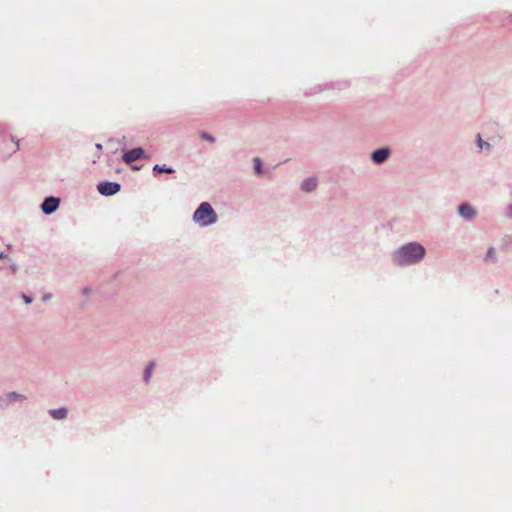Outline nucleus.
<instances>
[{
  "label": "nucleus",
  "instance_id": "f257e3e1",
  "mask_svg": "<svg viewBox=\"0 0 512 512\" xmlns=\"http://www.w3.org/2000/svg\"><path fill=\"white\" fill-rule=\"evenodd\" d=\"M426 250L417 242L402 245L392 253V261L397 266H410L419 263L425 256Z\"/></svg>",
  "mask_w": 512,
  "mask_h": 512
},
{
  "label": "nucleus",
  "instance_id": "f03ea898",
  "mask_svg": "<svg viewBox=\"0 0 512 512\" xmlns=\"http://www.w3.org/2000/svg\"><path fill=\"white\" fill-rule=\"evenodd\" d=\"M218 216L208 202H202L193 214V220L205 227L217 222Z\"/></svg>",
  "mask_w": 512,
  "mask_h": 512
},
{
  "label": "nucleus",
  "instance_id": "7ed1b4c3",
  "mask_svg": "<svg viewBox=\"0 0 512 512\" xmlns=\"http://www.w3.org/2000/svg\"><path fill=\"white\" fill-rule=\"evenodd\" d=\"M27 398L25 395L17 393V392H9L0 396V409H6L10 405L16 402H23Z\"/></svg>",
  "mask_w": 512,
  "mask_h": 512
},
{
  "label": "nucleus",
  "instance_id": "20e7f679",
  "mask_svg": "<svg viewBox=\"0 0 512 512\" xmlns=\"http://www.w3.org/2000/svg\"><path fill=\"white\" fill-rule=\"evenodd\" d=\"M97 189L101 195L112 196L120 191L121 186L117 182L104 181L98 184Z\"/></svg>",
  "mask_w": 512,
  "mask_h": 512
},
{
  "label": "nucleus",
  "instance_id": "39448f33",
  "mask_svg": "<svg viewBox=\"0 0 512 512\" xmlns=\"http://www.w3.org/2000/svg\"><path fill=\"white\" fill-rule=\"evenodd\" d=\"M147 158H148V156L146 155L145 151L140 147L133 148V149L125 152L123 155V161L126 164H131L137 160L147 159Z\"/></svg>",
  "mask_w": 512,
  "mask_h": 512
},
{
  "label": "nucleus",
  "instance_id": "423d86ee",
  "mask_svg": "<svg viewBox=\"0 0 512 512\" xmlns=\"http://www.w3.org/2000/svg\"><path fill=\"white\" fill-rule=\"evenodd\" d=\"M60 200L56 197L50 196L44 199L41 204V209L44 214L50 215L59 207Z\"/></svg>",
  "mask_w": 512,
  "mask_h": 512
},
{
  "label": "nucleus",
  "instance_id": "0eeeda50",
  "mask_svg": "<svg viewBox=\"0 0 512 512\" xmlns=\"http://www.w3.org/2000/svg\"><path fill=\"white\" fill-rule=\"evenodd\" d=\"M390 153L387 147L379 148L372 152L371 159L375 164H382L389 158Z\"/></svg>",
  "mask_w": 512,
  "mask_h": 512
},
{
  "label": "nucleus",
  "instance_id": "6e6552de",
  "mask_svg": "<svg viewBox=\"0 0 512 512\" xmlns=\"http://www.w3.org/2000/svg\"><path fill=\"white\" fill-rule=\"evenodd\" d=\"M458 212L466 220H471L476 215V210L468 203L459 205Z\"/></svg>",
  "mask_w": 512,
  "mask_h": 512
},
{
  "label": "nucleus",
  "instance_id": "1a4fd4ad",
  "mask_svg": "<svg viewBox=\"0 0 512 512\" xmlns=\"http://www.w3.org/2000/svg\"><path fill=\"white\" fill-rule=\"evenodd\" d=\"M317 187V179L315 177H310L305 179L301 184V189L304 192H312Z\"/></svg>",
  "mask_w": 512,
  "mask_h": 512
},
{
  "label": "nucleus",
  "instance_id": "9d476101",
  "mask_svg": "<svg viewBox=\"0 0 512 512\" xmlns=\"http://www.w3.org/2000/svg\"><path fill=\"white\" fill-rule=\"evenodd\" d=\"M49 415L55 420L65 419L68 415V409L65 407H61L58 409L49 410Z\"/></svg>",
  "mask_w": 512,
  "mask_h": 512
},
{
  "label": "nucleus",
  "instance_id": "9b49d317",
  "mask_svg": "<svg viewBox=\"0 0 512 512\" xmlns=\"http://www.w3.org/2000/svg\"><path fill=\"white\" fill-rule=\"evenodd\" d=\"M154 367H155V363L154 362H150L146 366V368L144 370V375H143V380H144L145 383H148L150 381V378L152 376Z\"/></svg>",
  "mask_w": 512,
  "mask_h": 512
},
{
  "label": "nucleus",
  "instance_id": "f8f14e48",
  "mask_svg": "<svg viewBox=\"0 0 512 512\" xmlns=\"http://www.w3.org/2000/svg\"><path fill=\"white\" fill-rule=\"evenodd\" d=\"M496 260H497V258H496L495 249L493 247L488 248L485 258H484V261L495 263Z\"/></svg>",
  "mask_w": 512,
  "mask_h": 512
},
{
  "label": "nucleus",
  "instance_id": "ddd939ff",
  "mask_svg": "<svg viewBox=\"0 0 512 512\" xmlns=\"http://www.w3.org/2000/svg\"><path fill=\"white\" fill-rule=\"evenodd\" d=\"M153 171L155 173H168V174H172L175 172V170L173 168L160 166L158 164L154 165Z\"/></svg>",
  "mask_w": 512,
  "mask_h": 512
},
{
  "label": "nucleus",
  "instance_id": "4468645a",
  "mask_svg": "<svg viewBox=\"0 0 512 512\" xmlns=\"http://www.w3.org/2000/svg\"><path fill=\"white\" fill-rule=\"evenodd\" d=\"M254 168L257 174L262 173V162L258 157L254 158Z\"/></svg>",
  "mask_w": 512,
  "mask_h": 512
},
{
  "label": "nucleus",
  "instance_id": "2eb2a0df",
  "mask_svg": "<svg viewBox=\"0 0 512 512\" xmlns=\"http://www.w3.org/2000/svg\"><path fill=\"white\" fill-rule=\"evenodd\" d=\"M19 148V143L18 141L15 142L13 138H11V141H10V148H9V154L11 153H15Z\"/></svg>",
  "mask_w": 512,
  "mask_h": 512
},
{
  "label": "nucleus",
  "instance_id": "dca6fc26",
  "mask_svg": "<svg viewBox=\"0 0 512 512\" xmlns=\"http://www.w3.org/2000/svg\"><path fill=\"white\" fill-rule=\"evenodd\" d=\"M477 145L480 149H483V147H487V148H490V144L487 143V142H484L482 140V138L480 137V135H478V139H477Z\"/></svg>",
  "mask_w": 512,
  "mask_h": 512
},
{
  "label": "nucleus",
  "instance_id": "f3484780",
  "mask_svg": "<svg viewBox=\"0 0 512 512\" xmlns=\"http://www.w3.org/2000/svg\"><path fill=\"white\" fill-rule=\"evenodd\" d=\"M201 136H202L203 139H205L207 141H210V142H214L215 141L214 137L212 135L208 134V133L204 132V133H202Z\"/></svg>",
  "mask_w": 512,
  "mask_h": 512
},
{
  "label": "nucleus",
  "instance_id": "a211bd4d",
  "mask_svg": "<svg viewBox=\"0 0 512 512\" xmlns=\"http://www.w3.org/2000/svg\"><path fill=\"white\" fill-rule=\"evenodd\" d=\"M22 298H23L24 302L27 303V304H30L33 301L32 297H30V296H28L26 294H23Z\"/></svg>",
  "mask_w": 512,
  "mask_h": 512
},
{
  "label": "nucleus",
  "instance_id": "6ab92c4d",
  "mask_svg": "<svg viewBox=\"0 0 512 512\" xmlns=\"http://www.w3.org/2000/svg\"><path fill=\"white\" fill-rule=\"evenodd\" d=\"M507 216L512 218V204L507 207Z\"/></svg>",
  "mask_w": 512,
  "mask_h": 512
},
{
  "label": "nucleus",
  "instance_id": "aec40b11",
  "mask_svg": "<svg viewBox=\"0 0 512 512\" xmlns=\"http://www.w3.org/2000/svg\"><path fill=\"white\" fill-rule=\"evenodd\" d=\"M90 292H91V289H90L89 287H85V288L82 290V293H83L84 295H88V294H90Z\"/></svg>",
  "mask_w": 512,
  "mask_h": 512
},
{
  "label": "nucleus",
  "instance_id": "412c9836",
  "mask_svg": "<svg viewBox=\"0 0 512 512\" xmlns=\"http://www.w3.org/2000/svg\"><path fill=\"white\" fill-rule=\"evenodd\" d=\"M50 298H51V294H45V295L42 297L43 301H47V300H48V299H50Z\"/></svg>",
  "mask_w": 512,
  "mask_h": 512
},
{
  "label": "nucleus",
  "instance_id": "4be33fe9",
  "mask_svg": "<svg viewBox=\"0 0 512 512\" xmlns=\"http://www.w3.org/2000/svg\"><path fill=\"white\" fill-rule=\"evenodd\" d=\"M11 270H12V273H15L17 271V266L16 265H12L11 266Z\"/></svg>",
  "mask_w": 512,
  "mask_h": 512
},
{
  "label": "nucleus",
  "instance_id": "5701e85b",
  "mask_svg": "<svg viewBox=\"0 0 512 512\" xmlns=\"http://www.w3.org/2000/svg\"><path fill=\"white\" fill-rule=\"evenodd\" d=\"M6 257H7V255L4 252H0V259H4Z\"/></svg>",
  "mask_w": 512,
  "mask_h": 512
},
{
  "label": "nucleus",
  "instance_id": "b1692460",
  "mask_svg": "<svg viewBox=\"0 0 512 512\" xmlns=\"http://www.w3.org/2000/svg\"><path fill=\"white\" fill-rule=\"evenodd\" d=\"M96 148H97L98 150H101V149H102V145H101V144H96Z\"/></svg>",
  "mask_w": 512,
  "mask_h": 512
}]
</instances>
